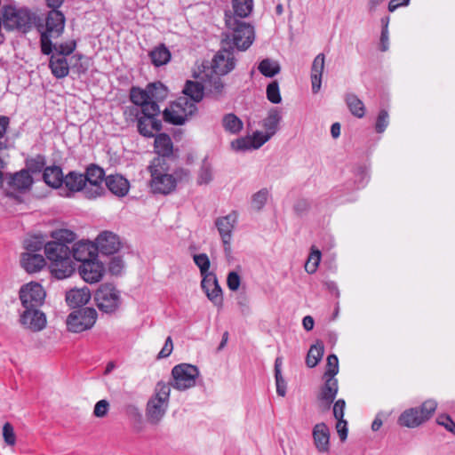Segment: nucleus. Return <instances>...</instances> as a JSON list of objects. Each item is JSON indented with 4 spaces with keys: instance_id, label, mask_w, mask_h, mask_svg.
Segmentation results:
<instances>
[{
    "instance_id": "26",
    "label": "nucleus",
    "mask_w": 455,
    "mask_h": 455,
    "mask_svg": "<svg viewBox=\"0 0 455 455\" xmlns=\"http://www.w3.org/2000/svg\"><path fill=\"white\" fill-rule=\"evenodd\" d=\"M324 61L325 57L323 53H319L313 60L310 74L313 93H317L321 89Z\"/></svg>"
},
{
    "instance_id": "6",
    "label": "nucleus",
    "mask_w": 455,
    "mask_h": 455,
    "mask_svg": "<svg viewBox=\"0 0 455 455\" xmlns=\"http://www.w3.org/2000/svg\"><path fill=\"white\" fill-rule=\"evenodd\" d=\"M171 387L170 385L158 381L156 385L154 395L147 403L146 418L147 422L151 425H157L164 419L169 407Z\"/></svg>"
},
{
    "instance_id": "63",
    "label": "nucleus",
    "mask_w": 455,
    "mask_h": 455,
    "mask_svg": "<svg viewBox=\"0 0 455 455\" xmlns=\"http://www.w3.org/2000/svg\"><path fill=\"white\" fill-rule=\"evenodd\" d=\"M123 260L119 258H114L109 262L108 268L113 275H119L123 269Z\"/></svg>"
},
{
    "instance_id": "54",
    "label": "nucleus",
    "mask_w": 455,
    "mask_h": 455,
    "mask_svg": "<svg viewBox=\"0 0 455 455\" xmlns=\"http://www.w3.org/2000/svg\"><path fill=\"white\" fill-rule=\"evenodd\" d=\"M3 437L6 444L10 446H13L16 443L14 428L9 422H6L3 427Z\"/></svg>"
},
{
    "instance_id": "43",
    "label": "nucleus",
    "mask_w": 455,
    "mask_h": 455,
    "mask_svg": "<svg viewBox=\"0 0 455 455\" xmlns=\"http://www.w3.org/2000/svg\"><path fill=\"white\" fill-rule=\"evenodd\" d=\"M346 102L352 115L358 118H362L364 116V104L356 95L347 94L346 97Z\"/></svg>"
},
{
    "instance_id": "47",
    "label": "nucleus",
    "mask_w": 455,
    "mask_h": 455,
    "mask_svg": "<svg viewBox=\"0 0 455 455\" xmlns=\"http://www.w3.org/2000/svg\"><path fill=\"white\" fill-rule=\"evenodd\" d=\"M269 196V191L262 188L251 196V206L256 211H260L266 204Z\"/></svg>"
},
{
    "instance_id": "36",
    "label": "nucleus",
    "mask_w": 455,
    "mask_h": 455,
    "mask_svg": "<svg viewBox=\"0 0 455 455\" xmlns=\"http://www.w3.org/2000/svg\"><path fill=\"white\" fill-rule=\"evenodd\" d=\"M148 56L155 67L166 65L172 58L171 52L164 44H160L155 47L152 51L149 52Z\"/></svg>"
},
{
    "instance_id": "31",
    "label": "nucleus",
    "mask_w": 455,
    "mask_h": 455,
    "mask_svg": "<svg viewBox=\"0 0 455 455\" xmlns=\"http://www.w3.org/2000/svg\"><path fill=\"white\" fill-rule=\"evenodd\" d=\"M281 120V110L277 108H272L268 111L267 116L262 120L261 124L265 132L273 137L278 131V126Z\"/></svg>"
},
{
    "instance_id": "4",
    "label": "nucleus",
    "mask_w": 455,
    "mask_h": 455,
    "mask_svg": "<svg viewBox=\"0 0 455 455\" xmlns=\"http://www.w3.org/2000/svg\"><path fill=\"white\" fill-rule=\"evenodd\" d=\"M3 25L7 31L28 33L33 28H36L39 15L31 9L22 6L7 4L2 8Z\"/></svg>"
},
{
    "instance_id": "50",
    "label": "nucleus",
    "mask_w": 455,
    "mask_h": 455,
    "mask_svg": "<svg viewBox=\"0 0 455 455\" xmlns=\"http://www.w3.org/2000/svg\"><path fill=\"white\" fill-rule=\"evenodd\" d=\"M267 100L274 103H280L282 100L279 84L277 81L271 82L267 87Z\"/></svg>"
},
{
    "instance_id": "61",
    "label": "nucleus",
    "mask_w": 455,
    "mask_h": 455,
    "mask_svg": "<svg viewBox=\"0 0 455 455\" xmlns=\"http://www.w3.org/2000/svg\"><path fill=\"white\" fill-rule=\"evenodd\" d=\"M172 349H173L172 339L171 337H167L163 348L157 355V358L162 359V358L168 357L172 354Z\"/></svg>"
},
{
    "instance_id": "53",
    "label": "nucleus",
    "mask_w": 455,
    "mask_h": 455,
    "mask_svg": "<svg viewBox=\"0 0 455 455\" xmlns=\"http://www.w3.org/2000/svg\"><path fill=\"white\" fill-rule=\"evenodd\" d=\"M9 124V118L7 116H0V151L5 148V133ZM5 163L0 157V167H4Z\"/></svg>"
},
{
    "instance_id": "46",
    "label": "nucleus",
    "mask_w": 455,
    "mask_h": 455,
    "mask_svg": "<svg viewBox=\"0 0 455 455\" xmlns=\"http://www.w3.org/2000/svg\"><path fill=\"white\" fill-rule=\"evenodd\" d=\"M193 259L195 264L200 269V274L203 278H204L205 275H213L212 273L209 272L211 263L209 257L205 253L196 254L194 255Z\"/></svg>"
},
{
    "instance_id": "9",
    "label": "nucleus",
    "mask_w": 455,
    "mask_h": 455,
    "mask_svg": "<svg viewBox=\"0 0 455 455\" xmlns=\"http://www.w3.org/2000/svg\"><path fill=\"white\" fill-rule=\"evenodd\" d=\"M94 299L98 308L106 314L116 313L123 301L121 291L112 283L101 284L95 292Z\"/></svg>"
},
{
    "instance_id": "37",
    "label": "nucleus",
    "mask_w": 455,
    "mask_h": 455,
    "mask_svg": "<svg viewBox=\"0 0 455 455\" xmlns=\"http://www.w3.org/2000/svg\"><path fill=\"white\" fill-rule=\"evenodd\" d=\"M204 87L199 82L188 81L183 89L185 97L194 102H199L204 98Z\"/></svg>"
},
{
    "instance_id": "18",
    "label": "nucleus",
    "mask_w": 455,
    "mask_h": 455,
    "mask_svg": "<svg viewBox=\"0 0 455 455\" xmlns=\"http://www.w3.org/2000/svg\"><path fill=\"white\" fill-rule=\"evenodd\" d=\"M272 138L267 132L257 131L252 136L239 138L232 141L231 147L236 151L257 149Z\"/></svg>"
},
{
    "instance_id": "19",
    "label": "nucleus",
    "mask_w": 455,
    "mask_h": 455,
    "mask_svg": "<svg viewBox=\"0 0 455 455\" xmlns=\"http://www.w3.org/2000/svg\"><path fill=\"white\" fill-rule=\"evenodd\" d=\"M323 378L324 383L320 388L317 399L323 410H329L338 394L339 383L336 378Z\"/></svg>"
},
{
    "instance_id": "35",
    "label": "nucleus",
    "mask_w": 455,
    "mask_h": 455,
    "mask_svg": "<svg viewBox=\"0 0 455 455\" xmlns=\"http://www.w3.org/2000/svg\"><path fill=\"white\" fill-rule=\"evenodd\" d=\"M63 183L70 192L85 190L86 186L84 175L76 172H70L65 177Z\"/></svg>"
},
{
    "instance_id": "52",
    "label": "nucleus",
    "mask_w": 455,
    "mask_h": 455,
    "mask_svg": "<svg viewBox=\"0 0 455 455\" xmlns=\"http://www.w3.org/2000/svg\"><path fill=\"white\" fill-rule=\"evenodd\" d=\"M389 124V115L385 109L379 111L375 124V130L378 133H382Z\"/></svg>"
},
{
    "instance_id": "38",
    "label": "nucleus",
    "mask_w": 455,
    "mask_h": 455,
    "mask_svg": "<svg viewBox=\"0 0 455 455\" xmlns=\"http://www.w3.org/2000/svg\"><path fill=\"white\" fill-rule=\"evenodd\" d=\"M221 123L224 130L231 134L239 133L243 127L242 120L233 113L226 114Z\"/></svg>"
},
{
    "instance_id": "1",
    "label": "nucleus",
    "mask_w": 455,
    "mask_h": 455,
    "mask_svg": "<svg viewBox=\"0 0 455 455\" xmlns=\"http://www.w3.org/2000/svg\"><path fill=\"white\" fill-rule=\"evenodd\" d=\"M53 241L44 243V253L50 261L52 275L58 279L70 276L76 269L68 244L76 240V234L68 229H59L52 233Z\"/></svg>"
},
{
    "instance_id": "30",
    "label": "nucleus",
    "mask_w": 455,
    "mask_h": 455,
    "mask_svg": "<svg viewBox=\"0 0 455 455\" xmlns=\"http://www.w3.org/2000/svg\"><path fill=\"white\" fill-rule=\"evenodd\" d=\"M34 180L27 170H21L11 176L9 185L19 191L28 190Z\"/></svg>"
},
{
    "instance_id": "29",
    "label": "nucleus",
    "mask_w": 455,
    "mask_h": 455,
    "mask_svg": "<svg viewBox=\"0 0 455 455\" xmlns=\"http://www.w3.org/2000/svg\"><path fill=\"white\" fill-rule=\"evenodd\" d=\"M49 68L52 74L58 79L64 78L68 76L69 66L67 59L60 54H52L49 61Z\"/></svg>"
},
{
    "instance_id": "32",
    "label": "nucleus",
    "mask_w": 455,
    "mask_h": 455,
    "mask_svg": "<svg viewBox=\"0 0 455 455\" xmlns=\"http://www.w3.org/2000/svg\"><path fill=\"white\" fill-rule=\"evenodd\" d=\"M124 116L126 123L136 124L138 132L142 135V107L130 104L125 107Z\"/></svg>"
},
{
    "instance_id": "44",
    "label": "nucleus",
    "mask_w": 455,
    "mask_h": 455,
    "mask_svg": "<svg viewBox=\"0 0 455 455\" xmlns=\"http://www.w3.org/2000/svg\"><path fill=\"white\" fill-rule=\"evenodd\" d=\"M212 166L207 160H204L198 171L197 183L199 185H207L212 180Z\"/></svg>"
},
{
    "instance_id": "64",
    "label": "nucleus",
    "mask_w": 455,
    "mask_h": 455,
    "mask_svg": "<svg viewBox=\"0 0 455 455\" xmlns=\"http://www.w3.org/2000/svg\"><path fill=\"white\" fill-rule=\"evenodd\" d=\"M309 206H310V204L307 200L299 199L294 204V211L298 214H302L308 210Z\"/></svg>"
},
{
    "instance_id": "7",
    "label": "nucleus",
    "mask_w": 455,
    "mask_h": 455,
    "mask_svg": "<svg viewBox=\"0 0 455 455\" xmlns=\"http://www.w3.org/2000/svg\"><path fill=\"white\" fill-rule=\"evenodd\" d=\"M164 160L159 157L154 159L148 169L151 173L150 188L154 193L169 194L177 186L176 179L166 172Z\"/></svg>"
},
{
    "instance_id": "57",
    "label": "nucleus",
    "mask_w": 455,
    "mask_h": 455,
    "mask_svg": "<svg viewBox=\"0 0 455 455\" xmlns=\"http://www.w3.org/2000/svg\"><path fill=\"white\" fill-rule=\"evenodd\" d=\"M43 247L44 248V242L36 237L28 239L25 242L26 252L36 253V251H41Z\"/></svg>"
},
{
    "instance_id": "28",
    "label": "nucleus",
    "mask_w": 455,
    "mask_h": 455,
    "mask_svg": "<svg viewBox=\"0 0 455 455\" xmlns=\"http://www.w3.org/2000/svg\"><path fill=\"white\" fill-rule=\"evenodd\" d=\"M90 299L91 291L86 286L83 288H73L66 293V301L71 307H82L85 305Z\"/></svg>"
},
{
    "instance_id": "48",
    "label": "nucleus",
    "mask_w": 455,
    "mask_h": 455,
    "mask_svg": "<svg viewBox=\"0 0 455 455\" xmlns=\"http://www.w3.org/2000/svg\"><path fill=\"white\" fill-rule=\"evenodd\" d=\"M339 372V359L336 355H329L326 360V371L323 374L327 378H335Z\"/></svg>"
},
{
    "instance_id": "49",
    "label": "nucleus",
    "mask_w": 455,
    "mask_h": 455,
    "mask_svg": "<svg viewBox=\"0 0 455 455\" xmlns=\"http://www.w3.org/2000/svg\"><path fill=\"white\" fill-rule=\"evenodd\" d=\"M46 164L45 157L42 155H37L34 158L27 161V171L33 173L40 172Z\"/></svg>"
},
{
    "instance_id": "8",
    "label": "nucleus",
    "mask_w": 455,
    "mask_h": 455,
    "mask_svg": "<svg viewBox=\"0 0 455 455\" xmlns=\"http://www.w3.org/2000/svg\"><path fill=\"white\" fill-rule=\"evenodd\" d=\"M437 407L435 400L425 401L419 407L405 410L398 418V423L401 426L414 428L428 420Z\"/></svg>"
},
{
    "instance_id": "59",
    "label": "nucleus",
    "mask_w": 455,
    "mask_h": 455,
    "mask_svg": "<svg viewBox=\"0 0 455 455\" xmlns=\"http://www.w3.org/2000/svg\"><path fill=\"white\" fill-rule=\"evenodd\" d=\"M346 408V402L343 399H339L333 405V416L336 419H342Z\"/></svg>"
},
{
    "instance_id": "10",
    "label": "nucleus",
    "mask_w": 455,
    "mask_h": 455,
    "mask_svg": "<svg viewBox=\"0 0 455 455\" xmlns=\"http://www.w3.org/2000/svg\"><path fill=\"white\" fill-rule=\"evenodd\" d=\"M199 373L198 368L195 365L177 364L172 370V381L168 384L176 390L185 391L196 386Z\"/></svg>"
},
{
    "instance_id": "34",
    "label": "nucleus",
    "mask_w": 455,
    "mask_h": 455,
    "mask_svg": "<svg viewBox=\"0 0 455 455\" xmlns=\"http://www.w3.org/2000/svg\"><path fill=\"white\" fill-rule=\"evenodd\" d=\"M154 148L159 158L170 156L173 149L172 139L165 133L158 134L155 138Z\"/></svg>"
},
{
    "instance_id": "22",
    "label": "nucleus",
    "mask_w": 455,
    "mask_h": 455,
    "mask_svg": "<svg viewBox=\"0 0 455 455\" xmlns=\"http://www.w3.org/2000/svg\"><path fill=\"white\" fill-rule=\"evenodd\" d=\"M70 249L72 259L80 261L81 264L97 257L96 244L88 241H80Z\"/></svg>"
},
{
    "instance_id": "3",
    "label": "nucleus",
    "mask_w": 455,
    "mask_h": 455,
    "mask_svg": "<svg viewBox=\"0 0 455 455\" xmlns=\"http://www.w3.org/2000/svg\"><path fill=\"white\" fill-rule=\"evenodd\" d=\"M226 30L223 33L222 44L233 50H247L253 43L255 33L253 27L236 16L225 13Z\"/></svg>"
},
{
    "instance_id": "41",
    "label": "nucleus",
    "mask_w": 455,
    "mask_h": 455,
    "mask_svg": "<svg viewBox=\"0 0 455 455\" xmlns=\"http://www.w3.org/2000/svg\"><path fill=\"white\" fill-rule=\"evenodd\" d=\"M258 69L264 76L274 77L280 73L281 66L277 60L267 58L259 63Z\"/></svg>"
},
{
    "instance_id": "15",
    "label": "nucleus",
    "mask_w": 455,
    "mask_h": 455,
    "mask_svg": "<svg viewBox=\"0 0 455 455\" xmlns=\"http://www.w3.org/2000/svg\"><path fill=\"white\" fill-rule=\"evenodd\" d=\"M237 213L232 212L226 216L217 218L215 220V226L223 243L224 251L227 255L231 253L232 232L237 223Z\"/></svg>"
},
{
    "instance_id": "60",
    "label": "nucleus",
    "mask_w": 455,
    "mask_h": 455,
    "mask_svg": "<svg viewBox=\"0 0 455 455\" xmlns=\"http://www.w3.org/2000/svg\"><path fill=\"white\" fill-rule=\"evenodd\" d=\"M130 100L132 105H138L142 107V89L133 87L130 92Z\"/></svg>"
},
{
    "instance_id": "51",
    "label": "nucleus",
    "mask_w": 455,
    "mask_h": 455,
    "mask_svg": "<svg viewBox=\"0 0 455 455\" xmlns=\"http://www.w3.org/2000/svg\"><path fill=\"white\" fill-rule=\"evenodd\" d=\"M76 47V43L74 40L60 44L58 45L53 44V50L56 52L54 54H60L65 58L70 55Z\"/></svg>"
},
{
    "instance_id": "5",
    "label": "nucleus",
    "mask_w": 455,
    "mask_h": 455,
    "mask_svg": "<svg viewBox=\"0 0 455 455\" xmlns=\"http://www.w3.org/2000/svg\"><path fill=\"white\" fill-rule=\"evenodd\" d=\"M65 16L58 10H52L47 13L44 20L39 16L36 22V30L40 33L41 52L44 55H50L53 52L52 38H58L64 31Z\"/></svg>"
},
{
    "instance_id": "11",
    "label": "nucleus",
    "mask_w": 455,
    "mask_h": 455,
    "mask_svg": "<svg viewBox=\"0 0 455 455\" xmlns=\"http://www.w3.org/2000/svg\"><path fill=\"white\" fill-rule=\"evenodd\" d=\"M196 105L187 97H180L172 102L164 112L165 122L180 125L196 111Z\"/></svg>"
},
{
    "instance_id": "23",
    "label": "nucleus",
    "mask_w": 455,
    "mask_h": 455,
    "mask_svg": "<svg viewBox=\"0 0 455 455\" xmlns=\"http://www.w3.org/2000/svg\"><path fill=\"white\" fill-rule=\"evenodd\" d=\"M207 298L217 307L222 305V291L215 275H205L201 283Z\"/></svg>"
},
{
    "instance_id": "45",
    "label": "nucleus",
    "mask_w": 455,
    "mask_h": 455,
    "mask_svg": "<svg viewBox=\"0 0 455 455\" xmlns=\"http://www.w3.org/2000/svg\"><path fill=\"white\" fill-rule=\"evenodd\" d=\"M321 260V251L315 246H312L311 252L305 263V270L308 274H314L319 266Z\"/></svg>"
},
{
    "instance_id": "33",
    "label": "nucleus",
    "mask_w": 455,
    "mask_h": 455,
    "mask_svg": "<svg viewBox=\"0 0 455 455\" xmlns=\"http://www.w3.org/2000/svg\"><path fill=\"white\" fill-rule=\"evenodd\" d=\"M44 181L53 188H58L63 184L64 176L60 166L45 167L43 173Z\"/></svg>"
},
{
    "instance_id": "55",
    "label": "nucleus",
    "mask_w": 455,
    "mask_h": 455,
    "mask_svg": "<svg viewBox=\"0 0 455 455\" xmlns=\"http://www.w3.org/2000/svg\"><path fill=\"white\" fill-rule=\"evenodd\" d=\"M438 425L443 426L447 431L455 435V422L446 414L439 415L436 419Z\"/></svg>"
},
{
    "instance_id": "14",
    "label": "nucleus",
    "mask_w": 455,
    "mask_h": 455,
    "mask_svg": "<svg viewBox=\"0 0 455 455\" xmlns=\"http://www.w3.org/2000/svg\"><path fill=\"white\" fill-rule=\"evenodd\" d=\"M20 324L33 332H38L46 326L47 320L40 307H22L20 311Z\"/></svg>"
},
{
    "instance_id": "39",
    "label": "nucleus",
    "mask_w": 455,
    "mask_h": 455,
    "mask_svg": "<svg viewBox=\"0 0 455 455\" xmlns=\"http://www.w3.org/2000/svg\"><path fill=\"white\" fill-rule=\"evenodd\" d=\"M125 415L134 430L140 432L142 428L141 415L138 405L132 403H126L124 407Z\"/></svg>"
},
{
    "instance_id": "20",
    "label": "nucleus",
    "mask_w": 455,
    "mask_h": 455,
    "mask_svg": "<svg viewBox=\"0 0 455 455\" xmlns=\"http://www.w3.org/2000/svg\"><path fill=\"white\" fill-rule=\"evenodd\" d=\"M78 269L81 277L90 283L100 282L105 271L103 264L96 260V258L82 263Z\"/></svg>"
},
{
    "instance_id": "58",
    "label": "nucleus",
    "mask_w": 455,
    "mask_h": 455,
    "mask_svg": "<svg viewBox=\"0 0 455 455\" xmlns=\"http://www.w3.org/2000/svg\"><path fill=\"white\" fill-rule=\"evenodd\" d=\"M241 283V278L240 275L235 272L232 271L228 275L227 277V284L229 290L235 291L239 289Z\"/></svg>"
},
{
    "instance_id": "25",
    "label": "nucleus",
    "mask_w": 455,
    "mask_h": 455,
    "mask_svg": "<svg viewBox=\"0 0 455 455\" xmlns=\"http://www.w3.org/2000/svg\"><path fill=\"white\" fill-rule=\"evenodd\" d=\"M20 265L29 274L41 271L46 265L45 259L38 253L24 252L21 254Z\"/></svg>"
},
{
    "instance_id": "40",
    "label": "nucleus",
    "mask_w": 455,
    "mask_h": 455,
    "mask_svg": "<svg viewBox=\"0 0 455 455\" xmlns=\"http://www.w3.org/2000/svg\"><path fill=\"white\" fill-rule=\"evenodd\" d=\"M234 13L228 12L232 16L243 20L248 17L253 9V0H233Z\"/></svg>"
},
{
    "instance_id": "27",
    "label": "nucleus",
    "mask_w": 455,
    "mask_h": 455,
    "mask_svg": "<svg viewBox=\"0 0 455 455\" xmlns=\"http://www.w3.org/2000/svg\"><path fill=\"white\" fill-rule=\"evenodd\" d=\"M105 183L108 190L116 196L123 197L129 191V182L122 175H109L106 177Z\"/></svg>"
},
{
    "instance_id": "24",
    "label": "nucleus",
    "mask_w": 455,
    "mask_h": 455,
    "mask_svg": "<svg viewBox=\"0 0 455 455\" xmlns=\"http://www.w3.org/2000/svg\"><path fill=\"white\" fill-rule=\"evenodd\" d=\"M313 440L316 450L320 453H327L330 451V429L325 423H317L313 427Z\"/></svg>"
},
{
    "instance_id": "17",
    "label": "nucleus",
    "mask_w": 455,
    "mask_h": 455,
    "mask_svg": "<svg viewBox=\"0 0 455 455\" xmlns=\"http://www.w3.org/2000/svg\"><path fill=\"white\" fill-rule=\"evenodd\" d=\"M235 60L233 50L223 47L212 60V70L217 76H224L235 68Z\"/></svg>"
},
{
    "instance_id": "21",
    "label": "nucleus",
    "mask_w": 455,
    "mask_h": 455,
    "mask_svg": "<svg viewBox=\"0 0 455 455\" xmlns=\"http://www.w3.org/2000/svg\"><path fill=\"white\" fill-rule=\"evenodd\" d=\"M97 251L106 254L111 255L116 252L120 247L119 237L110 231L101 232L96 238Z\"/></svg>"
},
{
    "instance_id": "13",
    "label": "nucleus",
    "mask_w": 455,
    "mask_h": 455,
    "mask_svg": "<svg viewBox=\"0 0 455 455\" xmlns=\"http://www.w3.org/2000/svg\"><path fill=\"white\" fill-rule=\"evenodd\" d=\"M46 293L43 286L36 282L22 285L19 291V298L22 307H41L44 302Z\"/></svg>"
},
{
    "instance_id": "42",
    "label": "nucleus",
    "mask_w": 455,
    "mask_h": 455,
    "mask_svg": "<svg viewBox=\"0 0 455 455\" xmlns=\"http://www.w3.org/2000/svg\"><path fill=\"white\" fill-rule=\"evenodd\" d=\"M324 346L322 341H317L311 346L306 358V363L308 367L313 368L317 365L323 355Z\"/></svg>"
},
{
    "instance_id": "12",
    "label": "nucleus",
    "mask_w": 455,
    "mask_h": 455,
    "mask_svg": "<svg viewBox=\"0 0 455 455\" xmlns=\"http://www.w3.org/2000/svg\"><path fill=\"white\" fill-rule=\"evenodd\" d=\"M97 316L98 313L92 307L75 310L67 317V328L69 331L75 333L84 331L95 324Z\"/></svg>"
},
{
    "instance_id": "16",
    "label": "nucleus",
    "mask_w": 455,
    "mask_h": 455,
    "mask_svg": "<svg viewBox=\"0 0 455 455\" xmlns=\"http://www.w3.org/2000/svg\"><path fill=\"white\" fill-rule=\"evenodd\" d=\"M104 177L105 172L101 167L96 164H91L87 167L84 174L85 183H89L91 186V188H85V195L88 198H95L103 194L104 188L102 187V182Z\"/></svg>"
},
{
    "instance_id": "2",
    "label": "nucleus",
    "mask_w": 455,
    "mask_h": 455,
    "mask_svg": "<svg viewBox=\"0 0 455 455\" xmlns=\"http://www.w3.org/2000/svg\"><path fill=\"white\" fill-rule=\"evenodd\" d=\"M167 95L168 89L161 82L151 83L144 89V136H154L148 128L155 132L162 129V121L157 118L160 114L158 103Z\"/></svg>"
},
{
    "instance_id": "56",
    "label": "nucleus",
    "mask_w": 455,
    "mask_h": 455,
    "mask_svg": "<svg viewBox=\"0 0 455 455\" xmlns=\"http://www.w3.org/2000/svg\"><path fill=\"white\" fill-rule=\"evenodd\" d=\"M109 410L108 401L102 399L96 403L93 409V415L97 418L105 417Z\"/></svg>"
},
{
    "instance_id": "62",
    "label": "nucleus",
    "mask_w": 455,
    "mask_h": 455,
    "mask_svg": "<svg viewBox=\"0 0 455 455\" xmlns=\"http://www.w3.org/2000/svg\"><path fill=\"white\" fill-rule=\"evenodd\" d=\"M347 422L342 419H337L336 429L341 441H345L347 436Z\"/></svg>"
}]
</instances>
